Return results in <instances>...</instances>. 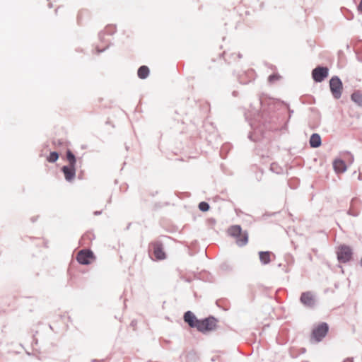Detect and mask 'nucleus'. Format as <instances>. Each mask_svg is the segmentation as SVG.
Listing matches in <instances>:
<instances>
[{"label": "nucleus", "instance_id": "obj_1", "mask_svg": "<svg viewBox=\"0 0 362 362\" xmlns=\"http://www.w3.org/2000/svg\"><path fill=\"white\" fill-rule=\"evenodd\" d=\"M66 159L69 162V165L62 168V172L64 173L66 180L68 182H71L76 176L75 166L76 160L75 156L70 150H68L66 152Z\"/></svg>", "mask_w": 362, "mask_h": 362}, {"label": "nucleus", "instance_id": "obj_2", "mask_svg": "<svg viewBox=\"0 0 362 362\" xmlns=\"http://www.w3.org/2000/svg\"><path fill=\"white\" fill-rule=\"evenodd\" d=\"M217 326V320L213 317H209L206 319L199 320L197 324V329L198 331L206 333L214 330Z\"/></svg>", "mask_w": 362, "mask_h": 362}, {"label": "nucleus", "instance_id": "obj_3", "mask_svg": "<svg viewBox=\"0 0 362 362\" xmlns=\"http://www.w3.org/2000/svg\"><path fill=\"white\" fill-rule=\"evenodd\" d=\"M328 330V325L325 322H322L313 329L311 339L315 342H319L326 336Z\"/></svg>", "mask_w": 362, "mask_h": 362}, {"label": "nucleus", "instance_id": "obj_4", "mask_svg": "<svg viewBox=\"0 0 362 362\" xmlns=\"http://www.w3.org/2000/svg\"><path fill=\"white\" fill-rule=\"evenodd\" d=\"M76 259L81 264H90L95 261V257L92 251L82 250L78 252Z\"/></svg>", "mask_w": 362, "mask_h": 362}, {"label": "nucleus", "instance_id": "obj_5", "mask_svg": "<svg viewBox=\"0 0 362 362\" xmlns=\"http://www.w3.org/2000/svg\"><path fill=\"white\" fill-rule=\"evenodd\" d=\"M329 87L334 98L336 99L340 98L343 90L341 80L337 76L332 77L329 81Z\"/></svg>", "mask_w": 362, "mask_h": 362}, {"label": "nucleus", "instance_id": "obj_6", "mask_svg": "<svg viewBox=\"0 0 362 362\" xmlns=\"http://www.w3.org/2000/svg\"><path fill=\"white\" fill-rule=\"evenodd\" d=\"M153 255L157 260H163L165 259L166 255L163 250V244L160 241L152 242L150 245Z\"/></svg>", "mask_w": 362, "mask_h": 362}, {"label": "nucleus", "instance_id": "obj_7", "mask_svg": "<svg viewBox=\"0 0 362 362\" xmlns=\"http://www.w3.org/2000/svg\"><path fill=\"white\" fill-rule=\"evenodd\" d=\"M328 69L327 67L317 66L312 71V76L315 81L322 82L328 76Z\"/></svg>", "mask_w": 362, "mask_h": 362}, {"label": "nucleus", "instance_id": "obj_8", "mask_svg": "<svg viewBox=\"0 0 362 362\" xmlns=\"http://www.w3.org/2000/svg\"><path fill=\"white\" fill-rule=\"evenodd\" d=\"M351 250L347 246H341L337 252V257L339 261L346 262L351 258Z\"/></svg>", "mask_w": 362, "mask_h": 362}, {"label": "nucleus", "instance_id": "obj_9", "mask_svg": "<svg viewBox=\"0 0 362 362\" xmlns=\"http://www.w3.org/2000/svg\"><path fill=\"white\" fill-rule=\"evenodd\" d=\"M300 302L305 306L313 307L315 305V298L313 294L310 292H304L301 294Z\"/></svg>", "mask_w": 362, "mask_h": 362}, {"label": "nucleus", "instance_id": "obj_10", "mask_svg": "<svg viewBox=\"0 0 362 362\" xmlns=\"http://www.w3.org/2000/svg\"><path fill=\"white\" fill-rule=\"evenodd\" d=\"M184 320L191 327H197V324L199 321L190 311H187L185 313Z\"/></svg>", "mask_w": 362, "mask_h": 362}, {"label": "nucleus", "instance_id": "obj_11", "mask_svg": "<svg viewBox=\"0 0 362 362\" xmlns=\"http://www.w3.org/2000/svg\"><path fill=\"white\" fill-rule=\"evenodd\" d=\"M274 255L269 251L267 252H259V257L261 262L264 264H267L271 262V257Z\"/></svg>", "mask_w": 362, "mask_h": 362}, {"label": "nucleus", "instance_id": "obj_12", "mask_svg": "<svg viewBox=\"0 0 362 362\" xmlns=\"http://www.w3.org/2000/svg\"><path fill=\"white\" fill-rule=\"evenodd\" d=\"M333 165L334 170L338 173H344L346 170L345 163L340 159L334 160Z\"/></svg>", "mask_w": 362, "mask_h": 362}, {"label": "nucleus", "instance_id": "obj_13", "mask_svg": "<svg viewBox=\"0 0 362 362\" xmlns=\"http://www.w3.org/2000/svg\"><path fill=\"white\" fill-rule=\"evenodd\" d=\"M242 233H243L242 232V228L238 225L232 226L228 230V233L230 236L236 238L238 237H239L241 235Z\"/></svg>", "mask_w": 362, "mask_h": 362}, {"label": "nucleus", "instance_id": "obj_14", "mask_svg": "<svg viewBox=\"0 0 362 362\" xmlns=\"http://www.w3.org/2000/svg\"><path fill=\"white\" fill-rule=\"evenodd\" d=\"M311 147L317 148L321 145V138L319 134H313L310 139Z\"/></svg>", "mask_w": 362, "mask_h": 362}, {"label": "nucleus", "instance_id": "obj_15", "mask_svg": "<svg viewBox=\"0 0 362 362\" xmlns=\"http://www.w3.org/2000/svg\"><path fill=\"white\" fill-rule=\"evenodd\" d=\"M248 242V235L247 232H243L237 238L236 243L239 246H244Z\"/></svg>", "mask_w": 362, "mask_h": 362}, {"label": "nucleus", "instance_id": "obj_16", "mask_svg": "<svg viewBox=\"0 0 362 362\" xmlns=\"http://www.w3.org/2000/svg\"><path fill=\"white\" fill-rule=\"evenodd\" d=\"M137 74H138V76L141 79H144V78H147V76L149 74L148 67L146 66H141L138 69Z\"/></svg>", "mask_w": 362, "mask_h": 362}, {"label": "nucleus", "instance_id": "obj_17", "mask_svg": "<svg viewBox=\"0 0 362 362\" xmlns=\"http://www.w3.org/2000/svg\"><path fill=\"white\" fill-rule=\"evenodd\" d=\"M351 100L359 106H362V93L359 91L354 92L351 96Z\"/></svg>", "mask_w": 362, "mask_h": 362}, {"label": "nucleus", "instance_id": "obj_18", "mask_svg": "<svg viewBox=\"0 0 362 362\" xmlns=\"http://www.w3.org/2000/svg\"><path fill=\"white\" fill-rule=\"evenodd\" d=\"M59 158V154L57 152H51L47 157V160L49 163H54Z\"/></svg>", "mask_w": 362, "mask_h": 362}, {"label": "nucleus", "instance_id": "obj_19", "mask_svg": "<svg viewBox=\"0 0 362 362\" xmlns=\"http://www.w3.org/2000/svg\"><path fill=\"white\" fill-rule=\"evenodd\" d=\"M199 209L202 211H207L209 209V205L205 202H202L199 204Z\"/></svg>", "mask_w": 362, "mask_h": 362}, {"label": "nucleus", "instance_id": "obj_20", "mask_svg": "<svg viewBox=\"0 0 362 362\" xmlns=\"http://www.w3.org/2000/svg\"><path fill=\"white\" fill-rule=\"evenodd\" d=\"M279 78H280V76H278V75H272V76H269V81L270 82H273V81H274L276 80L279 79Z\"/></svg>", "mask_w": 362, "mask_h": 362}, {"label": "nucleus", "instance_id": "obj_21", "mask_svg": "<svg viewBox=\"0 0 362 362\" xmlns=\"http://www.w3.org/2000/svg\"><path fill=\"white\" fill-rule=\"evenodd\" d=\"M358 9L359 11L362 12V0L360 1L358 6Z\"/></svg>", "mask_w": 362, "mask_h": 362}, {"label": "nucleus", "instance_id": "obj_22", "mask_svg": "<svg viewBox=\"0 0 362 362\" xmlns=\"http://www.w3.org/2000/svg\"><path fill=\"white\" fill-rule=\"evenodd\" d=\"M361 265L362 266V258H361Z\"/></svg>", "mask_w": 362, "mask_h": 362}]
</instances>
